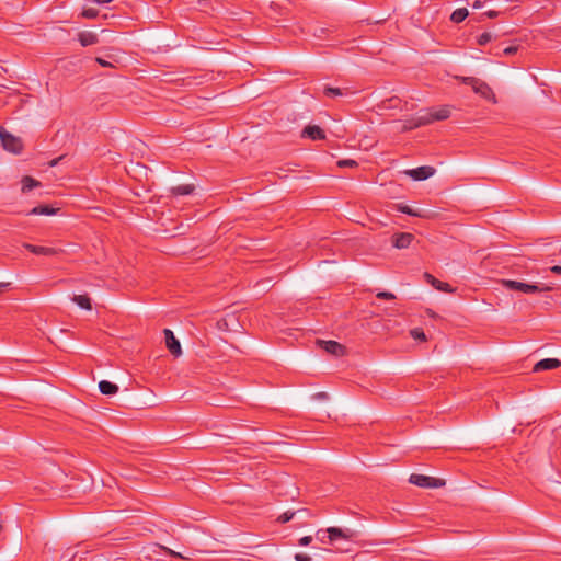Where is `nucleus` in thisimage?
<instances>
[{
  "label": "nucleus",
  "mask_w": 561,
  "mask_h": 561,
  "mask_svg": "<svg viewBox=\"0 0 561 561\" xmlns=\"http://www.w3.org/2000/svg\"><path fill=\"white\" fill-rule=\"evenodd\" d=\"M450 114L451 110L446 105L438 108L421 110L413 117L403 123L401 130H412L421 126L430 125L436 121H445L450 116Z\"/></svg>",
  "instance_id": "nucleus-1"
},
{
  "label": "nucleus",
  "mask_w": 561,
  "mask_h": 561,
  "mask_svg": "<svg viewBox=\"0 0 561 561\" xmlns=\"http://www.w3.org/2000/svg\"><path fill=\"white\" fill-rule=\"evenodd\" d=\"M560 365L561 362L557 358H545L535 364L534 371L550 370L558 368Z\"/></svg>",
  "instance_id": "nucleus-11"
},
{
  "label": "nucleus",
  "mask_w": 561,
  "mask_h": 561,
  "mask_svg": "<svg viewBox=\"0 0 561 561\" xmlns=\"http://www.w3.org/2000/svg\"><path fill=\"white\" fill-rule=\"evenodd\" d=\"M82 14L85 18L92 19L96 16V11L94 9H85Z\"/></svg>",
  "instance_id": "nucleus-31"
},
{
  "label": "nucleus",
  "mask_w": 561,
  "mask_h": 561,
  "mask_svg": "<svg viewBox=\"0 0 561 561\" xmlns=\"http://www.w3.org/2000/svg\"><path fill=\"white\" fill-rule=\"evenodd\" d=\"M396 209L398 211H400L402 214H407L409 216L420 217V218L425 217L424 210H422V209H414L411 206L405 205V204H398L396 206Z\"/></svg>",
  "instance_id": "nucleus-17"
},
{
  "label": "nucleus",
  "mask_w": 561,
  "mask_h": 561,
  "mask_svg": "<svg viewBox=\"0 0 561 561\" xmlns=\"http://www.w3.org/2000/svg\"><path fill=\"white\" fill-rule=\"evenodd\" d=\"M488 18H496L499 15V12L497 11H494V10H490L488 12L484 13Z\"/></svg>",
  "instance_id": "nucleus-36"
},
{
  "label": "nucleus",
  "mask_w": 561,
  "mask_h": 561,
  "mask_svg": "<svg viewBox=\"0 0 561 561\" xmlns=\"http://www.w3.org/2000/svg\"><path fill=\"white\" fill-rule=\"evenodd\" d=\"M312 541V537L311 536H304L299 539V545L300 546H308L310 542Z\"/></svg>",
  "instance_id": "nucleus-33"
},
{
  "label": "nucleus",
  "mask_w": 561,
  "mask_h": 561,
  "mask_svg": "<svg viewBox=\"0 0 561 561\" xmlns=\"http://www.w3.org/2000/svg\"><path fill=\"white\" fill-rule=\"evenodd\" d=\"M411 336L414 340H419V341H425L426 340L425 333L423 332L422 329H419V328H415V329L411 330Z\"/></svg>",
  "instance_id": "nucleus-25"
},
{
  "label": "nucleus",
  "mask_w": 561,
  "mask_h": 561,
  "mask_svg": "<svg viewBox=\"0 0 561 561\" xmlns=\"http://www.w3.org/2000/svg\"><path fill=\"white\" fill-rule=\"evenodd\" d=\"M517 49H518L517 46H508V47L504 48L503 53L505 55H513L517 51Z\"/></svg>",
  "instance_id": "nucleus-35"
},
{
  "label": "nucleus",
  "mask_w": 561,
  "mask_h": 561,
  "mask_svg": "<svg viewBox=\"0 0 561 561\" xmlns=\"http://www.w3.org/2000/svg\"><path fill=\"white\" fill-rule=\"evenodd\" d=\"M295 559H296V561H310L311 560V558L308 554L302 553V552L296 553Z\"/></svg>",
  "instance_id": "nucleus-30"
},
{
  "label": "nucleus",
  "mask_w": 561,
  "mask_h": 561,
  "mask_svg": "<svg viewBox=\"0 0 561 561\" xmlns=\"http://www.w3.org/2000/svg\"><path fill=\"white\" fill-rule=\"evenodd\" d=\"M96 62L99 65H101L102 67H113V64L107 61L106 59L102 58V57H96Z\"/></svg>",
  "instance_id": "nucleus-32"
},
{
  "label": "nucleus",
  "mask_w": 561,
  "mask_h": 561,
  "mask_svg": "<svg viewBox=\"0 0 561 561\" xmlns=\"http://www.w3.org/2000/svg\"><path fill=\"white\" fill-rule=\"evenodd\" d=\"M472 5H473V8L479 9L482 7V1L476 0Z\"/></svg>",
  "instance_id": "nucleus-38"
},
{
  "label": "nucleus",
  "mask_w": 561,
  "mask_h": 561,
  "mask_svg": "<svg viewBox=\"0 0 561 561\" xmlns=\"http://www.w3.org/2000/svg\"><path fill=\"white\" fill-rule=\"evenodd\" d=\"M324 94L329 98L342 96L344 95L343 91L339 88H325Z\"/></svg>",
  "instance_id": "nucleus-23"
},
{
  "label": "nucleus",
  "mask_w": 561,
  "mask_h": 561,
  "mask_svg": "<svg viewBox=\"0 0 561 561\" xmlns=\"http://www.w3.org/2000/svg\"><path fill=\"white\" fill-rule=\"evenodd\" d=\"M163 334L165 337V345L170 353L179 357L182 354V348L179 340L174 336L173 332L170 329H164Z\"/></svg>",
  "instance_id": "nucleus-7"
},
{
  "label": "nucleus",
  "mask_w": 561,
  "mask_h": 561,
  "mask_svg": "<svg viewBox=\"0 0 561 561\" xmlns=\"http://www.w3.org/2000/svg\"><path fill=\"white\" fill-rule=\"evenodd\" d=\"M65 158V156H59L58 158H55L48 162V165L50 168H54L59 164V162Z\"/></svg>",
  "instance_id": "nucleus-34"
},
{
  "label": "nucleus",
  "mask_w": 561,
  "mask_h": 561,
  "mask_svg": "<svg viewBox=\"0 0 561 561\" xmlns=\"http://www.w3.org/2000/svg\"><path fill=\"white\" fill-rule=\"evenodd\" d=\"M295 512H285L280 514L277 518V522L285 524L294 518Z\"/></svg>",
  "instance_id": "nucleus-26"
},
{
  "label": "nucleus",
  "mask_w": 561,
  "mask_h": 561,
  "mask_svg": "<svg viewBox=\"0 0 561 561\" xmlns=\"http://www.w3.org/2000/svg\"><path fill=\"white\" fill-rule=\"evenodd\" d=\"M425 278L433 287H435L439 291H444V293H453L454 291L453 287L448 283L440 282L428 273L425 274Z\"/></svg>",
  "instance_id": "nucleus-15"
},
{
  "label": "nucleus",
  "mask_w": 561,
  "mask_h": 561,
  "mask_svg": "<svg viewBox=\"0 0 561 561\" xmlns=\"http://www.w3.org/2000/svg\"><path fill=\"white\" fill-rule=\"evenodd\" d=\"M72 301L76 302L80 308L91 310V300L87 295H75Z\"/></svg>",
  "instance_id": "nucleus-21"
},
{
  "label": "nucleus",
  "mask_w": 561,
  "mask_h": 561,
  "mask_svg": "<svg viewBox=\"0 0 561 561\" xmlns=\"http://www.w3.org/2000/svg\"><path fill=\"white\" fill-rule=\"evenodd\" d=\"M87 561H118L117 559L105 558L102 556H91Z\"/></svg>",
  "instance_id": "nucleus-29"
},
{
  "label": "nucleus",
  "mask_w": 561,
  "mask_h": 561,
  "mask_svg": "<svg viewBox=\"0 0 561 561\" xmlns=\"http://www.w3.org/2000/svg\"><path fill=\"white\" fill-rule=\"evenodd\" d=\"M23 247L36 255L50 256V255H55L57 253V250L55 248H50V247L33 245L30 243H24Z\"/></svg>",
  "instance_id": "nucleus-12"
},
{
  "label": "nucleus",
  "mask_w": 561,
  "mask_h": 561,
  "mask_svg": "<svg viewBox=\"0 0 561 561\" xmlns=\"http://www.w3.org/2000/svg\"><path fill=\"white\" fill-rule=\"evenodd\" d=\"M99 389H100L101 393L105 394V396H113V394L117 393V391H118L117 385H115L108 380H101L99 382Z\"/></svg>",
  "instance_id": "nucleus-18"
},
{
  "label": "nucleus",
  "mask_w": 561,
  "mask_h": 561,
  "mask_svg": "<svg viewBox=\"0 0 561 561\" xmlns=\"http://www.w3.org/2000/svg\"><path fill=\"white\" fill-rule=\"evenodd\" d=\"M405 174L414 181H424L435 174V169L431 165H422L405 171Z\"/></svg>",
  "instance_id": "nucleus-6"
},
{
  "label": "nucleus",
  "mask_w": 561,
  "mask_h": 561,
  "mask_svg": "<svg viewBox=\"0 0 561 561\" xmlns=\"http://www.w3.org/2000/svg\"><path fill=\"white\" fill-rule=\"evenodd\" d=\"M550 271L554 274H561V265L551 266Z\"/></svg>",
  "instance_id": "nucleus-37"
},
{
  "label": "nucleus",
  "mask_w": 561,
  "mask_h": 561,
  "mask_svg": "<svg viewBox=\"0 0 561 561\" xmlns=\"http://www.w3.org/2000/svg\"><path fill=\"white\" fill-rule=\"evenodd\" d=\"M321 531H318V537L323 541V538L320 537Z\"/></svg>",
  "instance_id": "nucleus-41"
},
{
  "label": "nucleus",
  "mask_w": 561,
  "mask_h": 561,
  "mask_svg": "<svg viewBox=\"0 0 561 561\" xmlns=\"http://www.w3.org/2000/svg\"><path fill=\"white\" fill-rule=\"evenodd\" d=\"M409 481L421 488H439L444 485V482L438 479L416 473L411 474Z\"/></svg>",
  "instance_id": "nucleus-5"
},
{
  "label": "nucleus",
  "mask_w": 561,
  "mask_h": 561,
  "mask_svg": "<svg viewBox=\"0 0 561 561\" xmlns=\"http://www.w3.org/2000/svg\"><path fill=\"white\" fill-rule=\"evenodd\" d=\"M21 183L23 193L30 192L31 190L41 185L38 181L27 175L22 179Z\"/></svg>",
  "instance_id": "nucleus-20"
},
{
  "label": "nucleus",
  "mask_w": 561,
  "mask_h": 561,
  "mask_svg": "<svg viewBox=\"0 0 561 561\" xmlns=\"http://www.w3.org/2000/svg\"><path fill=\"white\" fill-rule=\"evenodd\" d=\"M328 534V538L331 542H334L340 539L348 540L353 537V531L348 528L342 529L337 527H330L325 531Z\"/></svg>",
  "instance_id": "nucleus-8"
},
{
  "label": "nucleus",
  "mask_w": 561,
  "mask_h": 561,
  "mask_svg": "<svg viewBox=\"0 0 561 561\" xmlns=\"http://www.w3.org/2000/svg\"><path fill=\"white\" fill-rule=\"evenodd\" d=\"M414 239V236L409 232L398 233L393 237V245L397 249H405L408 248Z\"/></svg>",
  "instance_id": "nucleus-10"
},
{
  "label": "nucleus",
  "mask_w": 561,
  "mask_h": 561,
  "mask_svg": "<svg viewBox=\"0 0 561 561\" xmlns=\"http://www.w3.org/2000/svg\"><path fill=\"white\" fill-rule=\"evenodd\" d=\"M302 135L313 140L324 139L325 137L324 131L317 125H309L305 127Z\"/></svg>",
  "instance_id": "nucleus-13"
},
{
  "label": "nucleus",
  "mask_w": 561,
  "mask_h": 561,
  "mask_svg": "<svg viewBox=\"0 0 561 561\" xmlns=\"http://www.w3.org/2000/svg\"><path fill=\"white\" fill-rule=\"evenodd\" d=\"M169 553H170L171 556H175V557L184 558L181 553L174 552V551H172V550H169Z\"/></svg>",
  "instance_id": "nucleus-39"
},
{
  "label": "nucleus",
  "mask_w": 561,
  "mask_h": 561,
  "mask_svg": "<svg viewBox=\"0 0 561 561\" xmlns=\"http://www.w3.org/2000/svg\"><path fill=\"white\" fill-rule=\"evenodd\" d=\"M462 81L466 84H470L472 87L473 91L477 94H480L483 99H485L488 101L495 102V95H494L492 89L485 82L480 81L472 77H465V78H462Z\"/></svg>",
  "instance_id": "nucleus-4"
},
{
  "label": "nucleus",
  "mask_w": 561,
  "mask_h": 561,
  "mask_svg": "<svg viewBox=\"0 0 561 561\" xmlns=\"http://www.w3.org/2000/svg\"><path fill=\"white\" fill-rule=\"evenodd\" d=\"M194 188H195V186L193 184H182V185L172 187L171 193L173 195H180V196L190 195L191 193H193Z\"/></svg>",
  "instance_id": "nucleus-19"
},
{
  "label": "nucleus",
  "mask_w": 561,
  "mask_h": 561,
  "mask_svg": "<svg viewBox=\"0 0 561 561\" xmlns=\"http://www.w3.org/2000/svg\"><path fill=\"white\" fill-rule=\"evenodd\" d=\"M357 163L355 160H351V159H345V160H340L337 162V165L341 167V168H344V167H355Z\"/></svg>",
  "instance_id": "nucleus-27"
},
{
  "label": "nucleus",
  "mask_w": 561,
  "mask_h": 561,
  "mask_svg": "<svg viewBox=\"0 0 561 561\" xmlns=\"http://www.w3.org/2000/svg\"><path fill=\"white\" fill-rule=\"evenodd\" d=\"M79 42L82 46H91L98 43V35L90 31L79 33Z\"/></svg>",
  "instance_id": "nucleus-16"
},
{
  "label": "nucleus",
  "mask_w": 561,
  "mask_h": 561,
  "mask_svg": "<svg viewBox=\"0 0 561 561\" xmlns=\"http://www.w3.org/2000/svg\"><path fill=\"white\" fill-rule=\"evenodd\" d=\"M502 285L508 290H516L524 294H536L552 290L553 287L545 284H528L519 280L503 279Z\"/></svg>",
  "instance_id": "nucleus-2"
},
{
  "label": "nucleus",
  "mask_w": 561,
  "mask_h": 561,
  "mask_svg": "<svg viewBox=\"0 0 561 561\" xmlns=\"http://www.w3.org/2000/svg\"><path fill=\"white\" fill-rule=\"evenodd\" d=\"M319 343L325 352L332 355L342 356L345 353V347L335 341H320Z\"/></svg>",
  "instance_id": "nucleus-9"
},
{
  "label": "nucleus",
  "mask_w": 561,
  "mask_h": 561,
  "mask_svg": "<svg viewBox=\"0 0 561 561\" xmlns=\"http://www.w3.org/2000/svg\"><path fill=\"white\" fill-rule=\"evenodd\" d=\"M377 298L392 300L396 298V296L389 291H379L377 294Z\"/></svg>",
  "instance_id": "nucleus-28"
},
{
  "label": "nucleus",
  "mask_w": 561,
  "mask_h": 561,
  "mask_svg": "<svg viewBox=\"0 0 561 561\" xmlns=\"http://www.w3.org/2000/svg\"><path fill=\"white\" fill-rule=\"evenodd\" d=\"M7 286H8V284H5V283H0V289H1V288H4V287H7Z\"/></svg>",
  "instance_id": "nucleus-40"
},
{
  "label": "nucleus",
  "mask_w": 561,
  "mask_h": 561,
  "mask_svg": "<svg viewBox=\"0 0 561 561\" xmlns=\"http://www.w3.org/2000/svg\"><path fill=\"white\" fill-rule=\"evenodd\" d=\"M492 38L493 35L490 32H484L478 36V44L481 46L486 45Z\"/></svg>",
  "instance_id": "nucleus-24"
},
{
  "label": "nucleus",
  "mask_w": 561,
  "mask_h": 561,
  "mask_svg": "<svg viewBox=\"0 0 561 561\" xmlns=\"http://www.w3.org/2000/svg\"><path fill=\"white\" fill-rule=\"evenodd\" d=\"M58 211L57 208H54L49 205H38V206H35L34 208H32L27 215L28 216H37V215H43V216H53V215H56Z\"/></svg>",
  "instance_id": "nucleus-14"
},
{
  "label": "nucleus",
  "mask_w": 561,
  "mask_h": 561,
  "mask_svg": "<svg viewBox=\"0 0 561 561\" xmlns=\"http://www.w3.org/2000/svg\"><path fill=\"white\" fill-rule=\"evenodd\" d=\"M468 16V10L466 8H459V9H456L451 15H450V20L454 22V23H460L462 22Z\"/></svg>",
  "instance_id": "nucleus-22"
},
{
  "label": "nucleus",
  "mask_w": 561,
  "mask_h": 561,
  "mask_svg": "<svg viewBox=\"0 0 561 561\" xmlns=\"http://www.w3.org/2000/svg\"><path fill=\"white\" fill-rule=\"evenodd\" d=\"M0 139L4 150L12 153H20L23 149L22 141L19 137L10 134L3 127L0 126Z\"/></svg>",
  "instance_id": "nucleus-3"
}]
</instances>
